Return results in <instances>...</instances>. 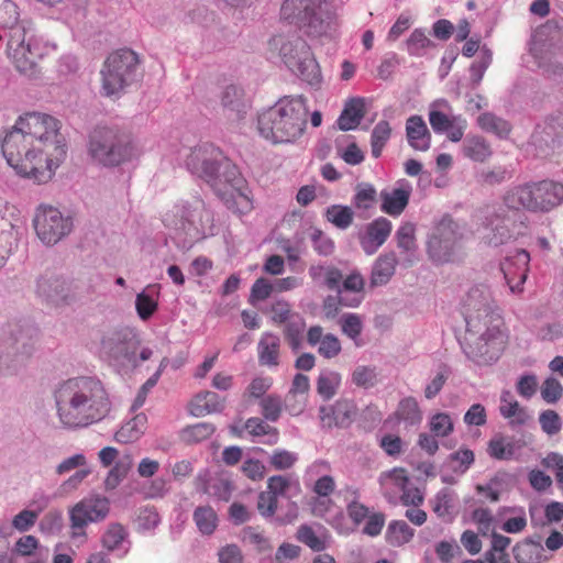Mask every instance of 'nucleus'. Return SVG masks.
<instances>
[{"instance_id": "nucleus-1", "label": "nucleus", "mask_w": 563, "mask_h": 563, "mask_svg": "<svg viewBox=\"0 0 563 563\" xmlns=\"http://www.w3.org/2000/svg\"><path fill=\"white\" fill-rule=\"evenodd\" d=\"M62 121L46 112L27 111L0 139L8 165L22 178L49 181L67 153Z\"/></svg>"}, {"instance_id": "nucleus-2", "label": "nucleus", "mask_w": 563, "mask_h": 563, "mask_svg": "<svg viewBox=\"0 0 563 563\" xmlns=\"http://www.w3.org/2000/svg\"><path fill=\"white\" fill-rule=\"evenodd\" d=\"M186 166L211 186L228 209L238 213L252 209V200L243 191L244 179L219 147L210 143L192 147L186 157Z\"/></svg>"}, {"instance_id": "nucleus-3", "label": "nucleus", "mask_w": 563, "mask_h": 563, "mask_svg": "<svg viewBox=\"0 0 563 563\" xmlns=\"http://www.w3.org/2000/svg\"><path fill=\"white\" fill-rule=\"evenodd\" d=\"M462 311L472 342L468 344V355L477 363L492 361L504 341L501 318L494 309L489 288L485 285L473 286L462 301Z\"/></svg>"}, {"instance_id": "nucleus-4", "label": "nucleus", "mask_w": 563, "mask_h": 563, "mask_svg": "<svg viewBox=\"0 0 563 563\" xmlns=\"http://www.w3.org/2000/svg\"><path fill=\"white\" fill-rule=\"evenodd\" d=\"M57 416L68 429L86 428L102 420L111 409L103 385L89 377L68 379L55 393Z\"/></svg>"}, {"instance_id": "nucleus-5", "label": "nucleus", "mask_w": 563, "mask_h": 563, "mask_svg": "<svg viewBox=\"0 0 563 563\" xmlns=\"http://www.w3.org/2000/svg\"><path fill=\"white\" fill-rule=\"evenodd\" d=\"M503 201L509 210L549 212L563 201V184L543 179L516 185L506 190Z\"/></svg>"}, {"instance_id": "nucleus-6", "label": "nucleus", "mask_w": 563, "mask_h": 563, "mask_svg": "<svg viewBox=\"0 0 563 563\" xmlns=\"http://www.w3.org/2000/svg\"><path fill=\"white\" fill-rule=\"evenodd\" d=\"M87 150L89 157L104 167L119 166L137 155L129 136L109 126H97L90 132Z\"/></svg>"}, {"instance_id": "nucleus-7", "label": "nucleus", "mask_w": 563, "mask_h": 563, "mask_svg": "<svg viewBox=\"0 0 563 563\" xmlns=\"http://www.w3.org/2000/svg\"><path fill=\"white\" fill-rule=\"evenodd\" d=\"M163 222L166 227L180 229L195 238L205 239L216 233L213 212L198 196L176 203L164 214Z\"/></svg>"}, {"instance_id": "nucleus-8", "label": "nucleus", "mask_w": 563, "mask_h": 563, "mask_svg": "<svg viewBox=\"0 0 563 563\" xmlns=\"http://www.w3.org/2000/svg\"><path fill=\"white\" fill-rule=\"evenodd\" d=\"M137 64V55L131 49L110 54L100 70L102 95L119 97L133 80Z\"/></svg>"}, {"instance_id": "nucleus-9", "label": "nucleus", "mask_w": 563, "mask_h": 563, "mask_svg": "<svg viewBox=\"0 0 563 563\" xmlns=\"http://www.w3.org/2000/svg\"><path fill=\"white\" fill-rule=\"evenodd\" d=\"M463 228L450 214L435 222L427 249L430 258L438 264L452 262L462 247Z\"/></svg>"}, {"instance_id": "nucleus-10", "label": "nucleus", "mask_w": 563, "mask_h": 563, "mask_svg": "<svg viewBox=\"0 0 563 563\" xmlns=\"http://www.w3.org/2000/svg\"><path fill=\"white\" fill-rule=\"evenodd\" d=\"M324 4L325 0H284V21L309 36H319L325 31Z\"/></svg>"}, {"instance_id": "nucleus-11", "label": "nucleus", "mask_w": 563, "mask_h": 563, "mask_svg": "<svg viewBox=\"0 0 563 563\" xmlns=\"http://www.w3.org/2000/svg\"><path fill=\"white\" fill-rule=\"evenodd\" d=\"M32 351V338L21 327L4 330L0 335V372L15 373L24 365Z\"/></svg>"}, {"instance_id": "nucleus-12", "label": "nucleus", "mask_w": 563, "mask_h": 563, "mask_svg": "<svg viewBox=\"0 0 563 563\" xmlns=\"http://www.w3.org/2000/svg\"><path fill=\"white\" fill-rule=\"evenodd\" d=\"M284 64L302 81L313 88L322 82L321 69L308 43L302 38L284 45Z\"/></svg>"}, {"instance_id": "nucleus-13", "label": "nucleus", "mask_w": 563, "mask_h": 563, "mask_svg": "<svg viewBox=\"0 0 563 563\" xmlns=\"http://www.w3.org/2000/svg\"><path fill=\"white\" fill-rule=\"evenodd\" d=\"M7 54L20 73L32 74L42 57V49L33 36H27L24 27H15L9 34Z\"/></svg>"}, {"instance_id": "nucleus-14", "label": "nucleus", "mask_w": 563, "mask_h": 563, "mask_svg": "<svg viewBox=\"0 0 563 563\" xmlns=\"http://www.w3.org/2000/svg\"><path fill=\"white\" fill-rule=\"evenodd\" d=\"M102 349L114 357H123L133 366L150 360L153 351L141 346L136 336L128 331H113L101 340Z\"/></svg>"}, {"instance_id": "nucleus-15", "label": "nucleus", "mask_w": 563, "mask_h": 563, "mask_svg": "<svg viewBox=\"0 0 563 563\" xmlns=\"http://www.w3.org/2000/svg\"><path fill=\"white\" fill-rule=\"evenodd\" d=\"M33 222L38 239L47 245L56 244L73 227L70 218L64 217L57 208L51 206H41Z\"/></svg>"}, {"instance_id": "nucleus-16", "label": "nucleus", "mask_w": 563, "mask_h": 563, "mask_svg": "<svg viewBox=\"0 0 563 563\" xmlns=\"http://www.w3.org/2000/svg\"><path fill=\"white\" fill-rule=\"evenodd\" d=\"M110 510V501L99 495L89 496L77 503L69 511L73 537L85 536L90 522L103 520Z\"/></svg>"}, {"instance_id": "nucleus-17", "label": "nucleus", "mask_w": 563, "mask_h": 563, "mask_svg": "<svg viewBox=\"0 0 563 563\" xmlns=\"http://www.w3.org/2000/svg\"><path fill=\"white\" fill-rule=\"evenodd\" d=\"M35 292L56 307L67 305L75 298L73 282L54 272H45L37 278Z\"/></svg>"}, {"instance_id": "nucleus-18", "label": "nucleus", "mask_w": 563, "mask_h": 563, "mask_svg": "<svg viewBox=\"0 0 563 563\" xmlns=\"http://www.w3.org/2000/svg\"><path fill=\"white\" fill-rule=\"evenodd\" d=\"M308 106L303 96H284V143L296 142L307 126Z\"/></svg>"}, {"instance_id": "nucleus-19", "label": "nucleus", "mask_w": 563, "mask_h": 563, "mask_svg": "<svg viewBox=\"0 0 563 563\" xmlns=\"http://www.w3.org/2000/svg\"><path fill=\"white\" fill-rule=\"evenodd\" d=\"M530 254L526 250H516L501 263L505 280L512 294H521L529 273Z\"/></svg>"}, {"instance_id": "nucleus-20", "label": "nucleus", "mask_w": 563, "mask_h": 563, "mask_svg": "<svg viewBox=\"0 0 563 563\" xmlns=\"http://www.w3.org/2000/svg\"><path fill=\"white\" fill-rule=\"evenodd\" d=\"M393 230L391 222L379 217L367 224L365 232L360 235V244L363 251L372 255L387 241Z\"/></svg>"}, {"instance_id": "nucleus-21", "label": "nucleus", "mask_w": 563, "mask_h": 563, "mask_svg": "<svg viewBox=\"0 0 563 563\" xmlns=\"http://www.w3.org/2000/svg\"><path fill=\"white\" fill-rule=\"evenodd\" d=\"M412 187L409 181L402 179L390 191L380 192V210L391 217H399L409 203Z\"/></svg>"}, {"instance_id": "nucleus-22", "label": "nucleus", "mask_w": 563, "mask_h": 563, "mask_svg": "<svg viewBox=\"0 0 563 563\" xmlns=\"http://www.w3.org/2000/svg\"><path fill=\"white\" fill-rule=\"evenodd\" d=\"M307 342L311 346H318V353L324 358L336 357L342 350L339 338L332 333L324 334L321 325H312L307 331Z\"/></svg>"}, {"instance_id": "nucleus-23", "label": "nucleus", "mask_w": 563, "mask_h": 563, "mask_svg": "<svg viewBox=\"0 0 563 563\" xmlns=\"http://www.w3.org/2000/svg\"><path fill=\"white\" fill-rule=\"evenodd\" d=\"M431 133L421 115H410L406 121V139L415 151L426 152L431 146Z\"/></svg>"}, {"instance_id": "nucleus-24", "label": "nucleus", "mask_w": 563, "mask_h": 563, "mask_svg": "<svg viewBox=\"0 0 563 563\" xmlns=\"http://www.w3.org/2000/svg\"><path fill=\"white\" fill-rule=\"evenodd\" d=\"M225 399L217 393L206 390L197 394L190 401L189 411L195 417H203L221 412L224 409Z\"/></svg>"}, {"instance_id": "nucleus-25", "label": "nucleus", "mask_w": 563, "mask_h": 563, "mask_svg": "<svg viewBox=\"0 0 563 563\" xmlns=\"http://www.w3.org/2000/svg\"><path fill=\"white\" fill-rule=\"evenodd\" d=\"M397 423H402L405 428L419 426L422 421V411L417 399L412 396L402 398L394 413L389 417Z\"/></svg>"}, {"instance_id": "nucleus-26", "label": "nucleus", "mask_w": 563, "mask_h": 563, "mask_svg": "<svg viewBox=\"0 0 563 563\" xmlns=\"http://www.w3.org/2000/svg\"><path fill=\"white\" fill-rule=\"evenodd\" d=\"M258 131L263 137L273 144L279 143L278 133L282 131V107L278 103L260 114Z\"/></svg>"}, {"instance_id": "nucleus-27", "label": "nucleus", "mask_w": 563, "mask_h": 563, "mask_svg": "<svg viewBox=\"0 0 563 563\" xmlns=\"http://www.w3.org/2000/svg\"><path fill=\"white\" fill-rule=\"evenodd\" d=\"M378 482L384 495L391 500L397 493H401L410 484V478L404 467H394L390 471L383 472Z\"/></svg>"}, {"instance_id": "nucleus-28", "label": "nucleus", "mask_w": 563, "mask_h": 563, "mask_svg": "<svg viewBox=\"0 0 563 563\" xmlns=\"http://www.w3.org/2000/svg\"><path fill=\"white\" fill-rule=\"evenodd\" d=\"M499 409L501 416L509 420L512 428L525 426L531 420L528 410L511 398L510 391L503 394Z\"/></svg>"}, {"instance_id": "nucleus-29", "label": "nucleus", "mask_w": 563, "mask_h": 563, "mask_svg": "<svg viewBox=\"0 0 563 563\" xmlns=\"http://www.w3.org/2000/svg\"><path fill=\"white\" fill-rule=\"evenodd\" d=\"M365 115V104L362 98L349 100L341 112L336 123L340 130L350 131L357 128Z\"/></svg>"}, {"instance_id": "nucleus-30", "label": "nucleus", "mask_w": 563, "mask_h": 563, "mask_svg": "<svg viewBox=\"0 0 563 563\" xmlns=\"http://www.w3.org/2000/svg\"><path fill=\"white\" fill-rule=\"evenodd\" d=\"M282 494V476H273L268 479L267 490L262 492L257 500V509L262 516L275 514L278 497Z\"/></svg>"}, {"instance_id": "nucleus-31", "label": "nucleus", "mask_w": 563, "mask_h": 563, "mask_svg": "<svg viewBox=\"0 0 563 563\" xmlns=\"http://www.w3.org/2000/svg\"><path fill=\"white\" fill-rule=\"evenodd\" d=\"M309 275L313 282L319 283L322 280L328 289L342 294L341 282L343 275L338 267L332 265H311Z\"/></svg>"}, {"instance_id": "nucleus-32", "label": "nucleus", "mask_w": 563, "mask_h": 563, "mask_svg": "<svg viewBox=\"0 0 563 563\" xmlns=\"http://www.w3.org/2000/svg\"><path fill=\"white\" fill-rule=\"evenodd\" d=\"M296 539L314 552H322L330 545L331 537L327 530L317 533L309 525H301L296 532Z\"/></svg>"}, {"instance_id": "nucleus-33", "label": "nucleus", "mask_w": 563, "mask_h": 563, "mask_svg": "<svg viewBox=\"0 0 563 563\" xmlns=\"http://www.w3.org/2000/svg\"><path fill=\"white\" fill-rule=\"evenodd\" d=\"M455 503H456V495L455 493L444 487L440 489L433 498L430 499V506L432 511L441 519H449L451 520L454 515L455 510Z\"/></svg>"}, {"instance_id": "nucleus-34", "label": "nucleus", "mask_w": 563, "mask_h": 563, "mask_svg": "<svg viewBox=\"0 0 563 563\" xmlns=\"http://www.w3.org/2000/svg\"><path fill=\"white\" fill-rule=\"evenodd\" d=\"M305 327V320L300 314L294 313L284 307V328L288 343L294 350L301 346Z\"/></svg>"}, {"instance_id": "nucleus-35", "label": "nucleus", "mask_w": 563, "mask_h": 563, "mask_svg": "<svg viewBox=\"0 0 563 563\" xmlns=\"http://www.w3.org/2000/svg\"><path fill=\"white\" fill-rule=\"evenodd\" d=\"M21 223L20 210L0 198V240L9 235L16 239L14 228Z\"/></svg>"}, {"instance_id": "nucleus-36", "label": "nucleus", "mask_w": 563, "mask_h": 563, "mask_svg": "<svg viewBox=\"0 0 563 563\" xmlns=\"http://www.w3.org/2000/svg\"><path fill=\"white\" fill-rule=\"evenodd\" d=\"M397 258L394 253L380 255L372 269L371 285L382 286L388 283L395 273Z\"/></svg>"}, {"instance_id": "nucleus-37", "label": "nucleus", "mask_w": 563, "mask_h": 563, "mask_svg": "<svg viewBox=\"0 0 563 563\" xmlns=\"http://www.w3.org/2000/svg\"><path fill=\"white\" fill-rule=\"evenodd\" d=\"M146 422L147 418L144 413L134 416L115 432V440L120 443L136 441L144 433Z\"/></svg>"}, {"instance_id": "nucleus-38", "label": "nucleus", "mask_w": 563, "mask_h": 563, "mask_svg": "<svg viewBox=\"0 0 563 563\" xmlns=\"http://www.w3.org/2000/svg\"><path fill=\"white\" fill-rule=\"evenodd\" d=\"M462 151L465 157L479 163L487 161L493 154L490 145L478 135L467 136Z\"/></svg>"}, {"instance_id": "nucleus-39", "label": "nucleus", "mask_w": 563, "mask_h": 563, "mask_svg": "<svg viewBox=\"0 0 563 563\" xmlns=\"http://www.w3.org/2000/svg\"><path fill=\"white\" fill-rule=\"evenodd\" d=\"M223 108L234 111L238 117L246 111L249 103L244 100V91L235 85H229L221 95Z\"/></svg>"}, {"instance_id": "nucleus-40", "label": "nucleus", "mask_w": 563, "mask_h": 563, "mask_svg": "<svg viewBox=\"0 0 563 563\" xmlns=\"http://www.w3.org/2000/svg\"><path fill=\"white\" fill-rule=\"evenodd\" d=\"M192 519L199 532L206 536L212 534L218 527L217 512L210 506L197 507L192 514Z\"/></svg>"}, {"instance_id": "nucleus-41", "label": "nucleus", "mask_w": 563, "mask_h": 563, "mask_svg": "<svg viewBox=\"0 0 563 563\" xmlns=\"http://www.w3.org/2000/svg\"><path fill=\"white\" fill-rule=\"evenodd\" d=\"M415 536V530L404 520L391 521L386 531V541L393 547L408 543Z\"/></svg>"}, {"instance_id": "nucleus-42", "label": "nucleus", "mask_w": 563, "mask_h": 563, "mask_svg": "<svg viewBox=\"0 0 563 563\" xmlns=\"http://www.w3.org/2000/svg\"><path fill=\"white\" fill-rule=\"evenodd\" d=\"M325 219L340 230H346L354 220V211L349 206L332 205L324 212Z\"/></svg>"}, {"instance_id": "nucleus-43", "label": "nucleus", "mask_w": 563, "mask_h": 563, "mask_svg": "<svg viewBox=\"0 0 563 563\" xmlns=\"http://www.w3.org/2000/svg\"><path fill=\"white\" fill-rule=\"evenodd\" d=\"M133 466V457L131 454H125L120 457L113 467L109 471L104 479L107 489H114L126 477L128 473Z\"/></svg>"}, {"instance_id": "nucleus-44", "label": "nucleus", "mask_w": 563, "mask_h": 563, "mask_svg": "<svg viewBox=\"0 0 563 563\" xmlns=\"http://www.w3.org/2000/svg\"><path fill=\"white\" fill-rule=\"evenodd\" d=\"M341 385V374L334 371H323L317 379V393L329 400L336 394Z\"/></svg>"}, {"instance_id": "nucleus-45", "label": "nucleus", "mask_w": 563, "mask_h": 563, "mask_svg": "<svg viewBox=\"0 0 563 563\" xmlns=\"http://www.w3.org/2000/svg\"><path fill=\"white\" fill-rule=\"evenodd\" d=\"M279 353V339L276 335L266 333L258 343L260 362L264 365H277Z\"/></svg>"}, {"instance_id": "nucleus-46", "label": "nucleus", "mask_w": 563, "mask_h": 563, "mask_svg": "<svg viewBox=\"0 0 563 563\" xmlns=\"http://www.w3.org/2000/svg\"><path fill=\"white\" fill-rule=\"evenodd\" d=\"M487 453L495 460H510L515 454V443L509 438L496 435L489 440Z\"/></svg>"}, {"instance_id": "nucleus-47", "label": "nucleus", "mask_w": 563, "mask_h": 563, "mask_svg": "<svg viewBox=\"0 0 563 563\" xmlns=\"http://www.w3.org/2000/svg\"><path fill=\"white\" fill-rule=\"evenodd\" d=\"M214 431V424L210 422H199L184 428L180 431V438L184 442L194 444L209 439Z\"/></svg>"}, {"instance_id": "nucleus-48", "label": "nucleus", "mask_w": 563, "mask_h": 563, "mask_svg": "<svg viewBox=\"0 0 563 563\" xmlns=\"http://www.w3.org/2000/svg\"><path fill=\"white\" fill-rule=\"evenodd\" d=\"M305 252V247L302 243H297L296 245L284 244V266L298 275H302L306 271V262L301 258V255Z\"/></svg>"}, {"instance_id": "nucleus-49", "label": "nucleus", "mask_w": 563, "mask_h": 563, "mask_svg": "<svg viewBox=\"0 0 563 563\" xmlns=\"http://www.w3.org/2000/svg\"><path fill=\"white\" fill-rule=\"evenodd\" d=\"M391 135L390 124L383 120L379 121L373 129L371 135L372 155L378 158L382 155L383 148L387 144Z\"/></svg>"}, {"instance_id": "nucleus-50", "label": "nucleus", "mask_w": 563, "mask_h": 563, "mask_svg": "<svg viewBox=\"0 0 563 563\" xmlns=\"http://www.w3.org/2000/svg\"><path fill=\"white\" fill-rule=\"evenodd\" d=\"M155 286H147L146 290L136 295L135 298V309L137 316L141 320H148L157 310L158 302L153 296L148 292L154 289Z\"/></svg>"}, {"instance_id": "nucleus-51", "label": "nucleus", "mask_w": 563, "mask_h": 563, "mask_svg": "<svg viewBox=\"0 0 563 563\" xmlns=\"http://www.w3.org/2000/svg\"><path fill=\"white\" fill-rule=\"evenodd\" d=\"M362 296L352 300H347L342 294L336 296H327L322 302V311L327 319H334L341 306L356 307L360 305Z\"/></svg>"}, {"instance_id": "nucleus-52", "label": "nucleus", "mask_w": 563, "mask_h": 563, "mask_svg": "<svg viewBox=\"0 0 563 563\" xmlns=\"http://www.w3.org/2000/svg\"><path fill=\"white\" fill-rule=\"evenodd\" d=\"M477 123L482 130L495 133L498 136H506L510 132V125L507 121L489 112L482 113L477 118Z\"/></svg>"}, {"instance_id": "nucleus-53", "label": "nucleus", "mask_w": 563, "mask_h": 563, "mask_svg": "<svg viewBox=\"0 0 563 563\" xmlns=\"http://www.w3.org/2000/svg\"><path fill=\"white\" fill-rule=\"evenodd\" d=\"M432 45V41L422 29H415L406 41L407 52L411 56H422L424 51Z\"/></svg>"}, {"instance_id": "nucleus-54", "label": "nucleus", "mask_w": 563, "mask_h": 563, "mask_svg": "<svg viewBox=\"0 0 563 563\" xmlns=\"http://www.w3.org/2000/svg\"><path fill=\"white\" fill-rule=\"evenodd\" d=\"M310 388V383L308 376L303 374H297L294 377L292 385L289 394V399H292V396H298L297 405L294 407L295 411H303L307 405V394Z\"/></svg>"}, {"instance_id": "nucleus-55", "label": "nucleus", "mask_w": 563, "mask_h": 563, "mask_svg": "<svg viewBox=\"0 0 563 563\" xmlns=\"http://www.w3.org/2000/svg\"><path fill=\"white\" fill-rule=\"evenodd\" d=\"M20 12L12 0H0V26L10 29V32L19 25Z\"/></svg>"}, {"instance_id": "nucleus-56", "label": "nucleus", "mask_w": 563, "mask_h": 563, "mask_svg": "<svg viewBox=\"0 0 563 563\" xmlns=\"http://www.w3.org/2000/svg\"><path fill=\"white\" fill-rule=\"evenodd\" d=\"M331 407L335 416L336 427H347L356 415V406L349 399H339Z\"/></svg>"}, {"instance_id": "nucleus-57", "label": "nucleus", "mask_w": 563, "mask_h": 563, "mask_svg": "<svg viewBox=\"0 0 563 563\" xmlns=\"http://www.w3.org/2000/svg\"><path fill=\"white\" fill-rule=\"evenodd\" d=\"M496 221L494 224V221L490 220L486 227V229L490 227V232L484 235L487 243L494 246L501 245L511 238L510 230L505 220L496 218Z\"/></svg>"}, {"instance_id": "nucleus-58", "label": "nucleus", "mask_w": 563, "mask_h": 563, "mask_svg": "<svg viewBox=\"0 0 563 563\" xmlns=\"http://www.w3.org/2000/svg\"><path fill=\"white\" fill-rule=\"evenodd\" d=\"M377 192L371 184H358L353 197V205L356 209L368 210L376 202Z\"/></svg>"}, {"instance_id": "nucleus-59", "label": "nucleus", "mask_w": 563, "mask_h": 563, "mask_svg": "<svg viewBox=\"0 0 563 563\" xmlns=\"http://www.w3.org/2000/svg\"><path fill=\"white\" fill-rule=\"evenodd\" d=\"M430 431L434 437L445 438L453 432V421L445 412H438L430 418Z\"/></svg>"}, {"instance_id": "nucleus-60", "label": "nucleus", "mask_w": 563, "mask_h": 563, "mask_svg": "<svg viewBox=\"0 0 563 563\" xmlns=\"http://www.w3.org/2000/svg\"><path fill=\"white\" fill-rule=\"evenodd\" d=\"M351 380L357 387L372 388L377 383L376 369L375 367L360 365L353 371Z\"/></svg>"}, {"instance_id": "nucleus-61", "label": "nucleus", "mask_w": 563, "mask_h": 563, "mask_svg": "<svg viewBox=\"0 0 563 563\" xmlns=\"http://www.w3.org/2000/svg\"><path fill=\"white\" fill-rule=\"evenodd\" d=\"M341 331L347 338L356 340L363 331L362 318L356 313H345L340 321Z\"/></svg>"}, {"instance_id": "nucleus-62", "label": "nucleus", "mask_w": 563, "mask_h": 563, "mask_svg": "<svg viewBox=\"0 0 563 563\" xmlns=\"http://www.w3.org/2000/svg\"><path fill=\"white\" fill-rule=\"evenodd\" d=\"M126 537L124 527L120 523H111L102 536V544L109 551H113L120 547Z\"/></svg>"}, {"instance_id": "nucleus-63", "label": "nucleus", "mask_w": 563, "mask_h": 563, "mask_svg": "<svg viewBox=\"0 0 563 563\" xmlns=\"http://www.w3.org/2000/svg\"><path fill=\"white\" fill-rule=\"evenodd\" d=\"M397 245L405 251L416 247V227L411 222H404L396 232Z\"/></svg>"}, {"instance_id": "nucleus-64", "label": "nucleus", "mask_w": 563, "mask_h": 563, "mask_svg": "<svg viewBox=\"0 0 563 563\" xmlns=\"http://www.w3.org/2000/svg\"><path fill=\"white\" fill-rule=\"evenodd\" d=\"M274 290L273 284L267 278H258L251 288L249 301L255 306L258 301L267 299Z\"/></svg>"}]
</instances>
